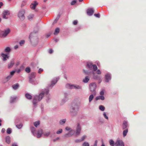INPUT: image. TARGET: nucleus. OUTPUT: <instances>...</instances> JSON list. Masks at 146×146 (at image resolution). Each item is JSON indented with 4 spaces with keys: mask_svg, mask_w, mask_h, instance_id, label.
I'll return each instance as SVG.
<instances>
[{
    "mask_svg": "<svg viewBox=\"0 0 146 146\" xmlns=\"http://www.w3.org/2000/svg\"><path fill=\"white\" fill-rule=\"evenodd\" d=\"M58 80L57 78H56L55 80H54L51 82V86H53L54 84H55L57 82Z\"/></svg>",
    "mask_w": 146,
    "mask_h": 146,
    "instance_id": "bb28decb",
    "label": "nucleus"
},
{
    "mask_svg": "<svg viewBox=\"0 0 146 146\" xmlns=\"http://www.w3.org/2000/svg\"><path fill=\"white\" fill-rule=\"evenodd\" d=\"M87 66L91 70L93 69L94 71H96L97 69V67L95 64H93L92 63L90 62H88L87 63Z\"/></svg>",
    "mask_w": 146,
    "mask_h": 146,
    "instance_id": "39448f33",
    "label": "nucleus"
},
{
    "mask_svg": "<svg viewBox=\"0 0 146 146\" xmlns=\"http://www.w3.org/2000/svg\"><path fill=\"white\" fill-rule=\"evenodd\" d=\"M6 142L8 144L10 143V138L9 136H7L5 138Z\"/></svg>",
    "mask_w": 146,
    "mask_h": 146,
    "instance_id": "b1692460",
    "label": "nucleus"
},
{
    "mask_svg": "<svg viewBox=\"0 0 146 146\" xmlns=\"http://www.w3.org/2000/svg\"><path fill=\"white\" fill-rule=\"evenodd\" d=\"M38 5V3L36 1H35L34 3H31L30 6L31 8L32 9H35L36 5Z\"/></svg>",
    "mask_w": 146,
    "mask_h": 146,
    "instance_id": "2eb2a0df",
    "label": "nucleus"
},
{
    "mask_svg": "<svg viewBox=\"0 0 146 146\" xmlns=\"http://www.w3.org/2000/svg\"><path fill=\"white\" fill-rule=\"evenodd\" d=\"M42 133V130L41 129L38 130L37 132V137L38 138L40 137Z\"/></svg>",
    "mask_w": 146,
    "mask_h": 146,
    "instance_id": "a211bd4d",
    "label": "nucleus"
},
{
    "mask_svg": "<svg viewBox=\"0 0 146 146\" xmlns=\"http://www.w3.org/2000/svg\"><path fill=\"white\" fill-rule=\"evenodd\" d=\"M62 129H60L58 131L56 132V133L57 134H59L62 133Z\"/></svg>",
    "mask_w": 146,
    "mask_h": 146,
    "instance_id": "49530a36",
    "label": "nucleus"
},
{
    "mask_svg": "<svg viewBox=\"0 0 146 146\" xmlns=\"http://www.w3.org/2000/svg\"><path fill=\"white\" fill-rule=\"evenodd\" d=\"M83 146H89V144L86 142H84L82 145Z\"/></svg>",
    "mask_w": 146,
    "mask_h": 146,
    "instance_id": "a18cd8bd",
    "label": "nucleus"
},
{
    "mask_svg": "<svg viewBox=\"0 0 146 146\" xmlns=\"http://www.w3.org/2000/svg\"><path fill=\"white\" fill-rule=\"evenodd\" d=\"M94 98V96L93 95H91L89 98V100L90 102Z\"/></svg>",
    "mask_w": 146,
    "mask_h": 146,
    "instance_id": "7c9ffc66",
    "label": "nucleus"
},
{
    "mask_svg": "<svg viewBox=\"0 0 146 146\" xmlns=\"http://www.w3.org/2000/svg\"><path fill=\"white\" fill-rule=\"evenodd\" d=\"M10 31V30L9 29H8L7 30H5L4 31H3V33H2L1 37H5L6 36L8 35Z\"/></svg>",
    "mask_w": 146,
    "mask_h": 146,
    "instance_id": "9b49d317",
    "label": "nucleus"
},
{
    "mask_svg": "<svg viewBox=\"0 0 146 146\" xmlns=\"http://www.w3.org/2000/svg\"><path fill=\"white\" fill-rule=\"evenodd\" d=\"M5 131V129H2L1 130V132L3 133H4Z\"/></svg>",
    "mask_w": 146,
    "mask_h": 146,
    "instance_id": "338daca9",
    "label": "nucleus"
},
{
    "mask_svg": "<svg viewBox=\"0 0 146 146\" xmlns=\"http://www.w3.org/2000/svg\"><path fill=\"white\" fill-rule=\"evenodd\" d=\"M96 73L97 74H101V72L100 71V70L98 69L97 70Z\"/></svg>",
    "mask_w": 146,
    "mask_h": 146,
    "instance_id": "864d4df0",
    "label": "nucleus"
},
{
    "mask_svg": "<svg viewBox=\"0 0 146 146\" xmlns=\"http://www.w3.org/2000/svg\"><path fill=\"white\" fill-rule=\"evenodd\" d=\"M10 13L8 10H5L2 13V17L4 19H7L8 18V16L10 15Z\"/></svg>",
    "mask_w": 146,
    "mask_h": 146,
    "instance_id": "6e6552de",
    "label": "nucleus"
},
{
    "mask_svg": "<svg viewBox=\"0 0 146 146\" xmlns=\"http://www.w3.org/2000/svg\"><path fill=\"white\" fill-rule=\"evenodd\" d=\"M34 17L33 14H31L28 16V19L29 20H31Z\"/></svg>",
    "mask_w": 146,
    "mask_h": 146,
    "instance_id": "c85d7f7f",
    "label": "nucleus"
},
{
    "mask_svg": "<svg viewBox=\"0 0 146 146\" xmlns=\"http://www.w3.org/2000/svg\"><path fill=\"white\" fill-rule=\"evenodd\" d=\"M44 93H41L38 96H36L34 97L33 101L34 104H36L39 101L42 99L44 96Z\"/></svg>",
    "mask_w": 146,
    "mask_h": 146,
    "instance_id": "f03ea898",
    "label": "nucleus"
},
{
    "mask_svg": "<svg viewBox=\"0 0 146 146\" xmlns=\"http://www.w3.org/2000/svg\"><path fill=\"white\" fill-rule=\"evenodd\" d=\"M97 141L96 140L95 141V143L94 144L93 146H97Z\"/></svg>",
    "mask_w": 146,
    "mask_h": 146,
    "instance_id": "052dcab7",
    "label": "nucleus"
},
{
    "mask_svg": "<svg viewBox=\"0 0 146 146\" xmlns=\"http://www.w3.org/2000/svg\"><path fill=\"white\" fill-rule=\"evenodd\" d=\"M15 71H12V72H10V76H8L7 77V79H9L12 76H13L14 74V73H15Z\"/></svg>",
    "mask_w": 146,
    "mask_h": 146,
    "instance_id": "4be33fe9",
    "label": "nucleus"
},
{
    "mask_svg": "<svg viewBox=\"0 0 146 146\" xmlns=\"http://www.w3.org/2000/svg\"><path fill=\"white\" fill-rule=\"evenodd\" d=\"M20 64V62H17L16 64V66H18Z\"/></svg>",
    "mask_w": 146,
    "mask_h": 146,
    "instance_id": "0e129e2a",
    "label": "nucleus"
},
{
    "mask_svg": "<svg viewBox=\"0 0 146 146\" xmlns=\"http://www.w3.org/2000/svg\"><path fill=\"white\" fill-rule=\"evenodd\" d=\"M14 48L15 49H17L18 48V46L17 45H16L15 46Z\"/></svg>",
    "mask_w": 146,
    "mask_h": 146,
    "instance_id": "e2e57ef3",
    "label": "nucleus"
},
{
    "mask_svg": "<svg viewBox=\"0 0 146 146\" xmlns=\"http://www.w3.org/2000/svg\"><path fill=\"white\" fill-rule=\"evenodd\" d=\"M20 72H21V70H20V68L19 69H18V70H17V73H19Z\"/></svg>",
    "mask_w": 146,
    "mask_h": 146,
    "instance_id": "69168bd1",
    "label": "nucleus"
},
{
    "mask_svg": "<svg viewBox=\"0 0 146 146\" xmlns=\"http://www.w3.org/2000/svg\"><path fill=\"white\" fill-rule=\"evenodd\" d=\"M110 143L111 146H113L114 145V142L112 140H111L110 141Z\"/></svg>",
    "mask_w": 146,
    "mask_h": 146,
    "instance_id": "ea45409f",
    "label": "nucleus"
},
{
    "mask_svg": "<svg viewBox=\"0 0 146 146\" xmlns=\"http://www.w3.org/2000/svg\"><path fill=\"white\" fill-rule=\"evenodd\" d=\"M34 124L35 127H37L38 125L40 124V121H39L35 122L34 123Z\"/></svg>",
    "mask_w": 146,
    "mask_h": 146,
    "instance_id": "f704fd0d",
    "label": "nucleus"
},
{
    "mask_svg": "<svg viewBox=\"0 0 146 146\" xmlns=\"http://www.w3.org/2000/svg\"><path fill=\"white\" fill-rule=\"evenodd\" d=\"M25 71L27 73H29L31 71V69L29 67H27L25 69Z\"/></svg>",
    "mask_w": 146,
    "mask_h": 146,
    "instance_id": "58836bf2",
    "label": "nucleus"
},
{
    "mask_svg": "<svg viewBox=\"0 0 146 146\" xmlns=\"http://www.w3.org/2000/svg\"><path fill=\"white\" fill-rule=\"evenodd\" d=\"M100 94L101 96H103L104 95V91L103 90H102L100 92Z\"/></svg>",
    "mask_w": 146,
    "mask_h": 146,
    "instance_id": "5fc2aeb1",
    "label": "nucleus"
},
{
    "mask_svg": "<svg viewBox=\"0 0 146 146\" xmlns=\"http://www.w3.org/2000/svg\"><path fill=\"white\" fill-rule=\"evenodd\" d=\"M53 52V50L52 49H50L49 50V53L50 54H51Z\"/></svg>",
    "mask_w": 146,
    "mask_h": 146,
    "instance_id": "13d9d810",
    "label": "nucleus"
},
{
    "mask_svg": "<svg viewBox=\"0 0 146 146\" xmlns=\"http://www.w3.org/2000/svg\"><path fill=\"white\" fill-rule=\"evenodd\" d=\"M106 81V82H108L111 79L110 75L109 74H107L105 76Z\"/></svg>",
    "mask_w": 146,
    "mask_h": 146,
    "instance_id": "dca6fc26",
    "label": "nucleus"
},
{
    "mask_svg": "<svg viewBox=\"0 0 146 146\" xmlns=\"http://www.w3.org/2000/svg\"><path fill=\"white\" fill-rule=\"evenodd\" d=\"M89 77L88 76H86L85 78L83 79V81L84 83H87L89 81Z\"/></svg>",
    "mask_w": 146,
    "mask_h": 146,
    "instance_id": "5701e85b",
    "label": "nucleus"
},
{
    "mask_svg": "<svg viewBox=\"0 0 146 146\" xmlns=\"http://www.w3.org/2000/svg\"><path fill=\"white\" fill-rule=\"evenodd\" d=\"M50 33H48V34H47L46 35V38H48L50 36Z\"/></svg>",
    "mask_w": 146,
    "mask_h": 146,
    "instance_id": "680f3d73",
    "label": "nucleus"
},
{
    "mask_svg": "<svg viewBox=\"0 0 146 146\" xmlns=\"http://www.w3.org/2000/svg\"><path fill=\"white\" fill-rule=\"evenodd\" d=\"M65 129L67 131H70L68 133L65 134L64 136L65 137H68L71 136L73 134L74 131L73 130H71V129L69 127H67L65 128Z\"/></svg>",
    "mask_w": 146,
    "mask_h": 146,
    "instance_id": "0eeeda50",
    "label": "nucleus"
},
{
    "mask_svg": "<svg viewBox=\"0 0 146 146\" xmlns=\"http://www.w3.org/2000/svg\"><path fill=\"white\" fill-rule=\"evenodd\" d=\"M66 119H64L60 120V123L61 125H62L66 121Z\"/></svg>",
    "mask_w": 146,
    "mask_h": 146,
    "instance_id": "473e14b6",
    "label": "nucleus"
},
{
    "mask_svg": "<svg viewBox=\"0 0 146 146\" xmlns=\"http://www.w3.org/2000/svg\"><path fill=\"white\" fill-rule=\"evenodd\" d=\"M1 56L3 58V60L5 61L9 57V56L7 54H2Z\"/></svg>",
    "mask_w": 146,
    "mask_h": 146,
    "instance_id": "4468645a",
    "label": "nucleus"
},
{
    "mask_svg": "<svg viewBox=\"0 0 146 146\" xmlns=\"http://www.w3.org/2000/svg\"><path fill=\"white\" fill-rule=\"evenodd\" d=\"M50 134V132H46L45 133H44L43 134V135H44L45 136H48Z\"/></svg>",
    "mask_w": 146,
    "mask_h": 146,
    "instance_id": "79ce46f5",
    "label": "nucleus"
},
{
    "mask_svg": "<svg viewBox=\"0 0 146 146\" xmlns=\"http://www.w3.org/2000/svg\"><path fill=\"white\" fill-rule=\"evenodd\" d=\"M73 24L74 25H76L77 24V20H74L73 22Z\"/></svg>",
    "mask_w": 146,
    "mask_h": 146,
    "instance_id": "4d7b16f0",
    "label": "nucleus"
},
{
    "mask_svg": "<svg viewBox=\"0 0 146 146\" xmlns=\"http://www.w3.org/2000/svg\"><path fill=\"white\" fill-rule=\"evenodd\" d=\"M94 15L97 17L99 18L100 17V14H95Z\"/></svg>",
    "mask_w": 146,
    "mask_h": 146,
    "instance_id": "6e6d98bb",
    "label": "nucleus"
},
{
    "mask_svg": "<svg viewBox=\"0 0 146 146\" xmlns=\"http://www.w3.org/2000/svg\"><path fill=\"white\" fill-rule=\"evenodd\" d=\"M103 115H104V117H105V118L106 119H108V117L107 116L106 113L105 112H104L103 113Z\"/></svg>",
    "mask_w": 146,
    "mask_h": 146,
    "instance_id": "09e8293b",
    "label": "nucleus"
},
{
    "mask_svg": "<svg viewBox=\"0 0 146 146\" xmlns=\"http://www.w3.org/2000/svg\"><path fill=\"white\" fill-rule=\"evenodd\" d=\"M116 146H124L123 142L121 140H117L115 143Z\"/></svg>",
    "mask_w": 146,
    "mask_h": 146,
    "instance_id": "f8f14e48",
    "label": "nucleus"
},
{
    "mask_svg": "<svg viewBox=\"0 0 146 146\" xmlns=\"http://www.w3.org/2000/svg\"><path fill=\"white\" fill-rule=\"evenodd\" d=\"M26 5V2L25 1H23L22 2L21 5V8L23 7Z\"/></svg>",
    "mask_w": 146,
    "mask_h": 146,
    "instance_id": "72a5a7b5",
    "label": "nucleus"
},
{
    "mask_svg": "<svg viewBox=\"0 0 146 146\" xmlns=\"http://www.w3.org/2000/svg\"><path fill=\"white\" fill-rule=\"evenodd\" d=\"M87 14L89 16L92 15L94 13V11L92 8L88 9L87 10Z\"/></svg>",
    "mask_w": 146,
    "mask_h": 146,
    "instance_id": "ddd939ff",
    "label": "nucleus"
},
{
    "mask_svg": "<svg viewBox=\"0 0 146 146\" xmlns=\"http://www.w3.org/2000/svg\"><path fill=\"white\" fill-rule=\"evenodd\" d=\"M31 130L33 133H34L35 132V129L33 127H32L31 128Z\"/></svg>",
    "mask_w": 146,
    "mask_h": 146,
    "instance_id": "c03bdc74",
    "label": "nucleus"
},
{
    "mask_svg": "<svg viewBox=\"0 0 146 146\" xmlns=\"http://www.w3.org/2000/svg\"><path fill=\"white\" fill-rule=\"evenodd\" d=\"M128 132V129H127L125 130H124L123 132V136L125 137V136L126 135L127 133Z\"/></svg>",
    "mask_w": 146,
    "mask_h": 146,
    "instance_id": "c9c22d12",
    "label": "nucleus"
},
{
    "mask_svg": "<svg viewBox=\"0 0 146 146\" xmlns=\"http://www.w3.org/2000/svg\"><path fill=\"white\" fill-rule=\"evenodd\" d=\"M7 132L8 134H10L11 132V129L10 128H8L7 129Z\"/></svg>",
    "mask_w": 146,
    "mask_h": 146,
    "instance_id": "a19ab883",
    "label": "nucleus"
},
{
    "mask_svg": "<svg viewBox=\"0 0 146 146\" xmlns=\"http://www.w3.org/2000/svg\"><path fill=\"white\" fill-rule=\"evenodd\" d=\"M79 108V106L76 104H75L73 107L72 110H71V115L72 116H74L77 114V111Z\"/></svg>",
    "mask_w": 146,
    "mask_h": 146,
    "instance_id": "7ed1b4c3",
    "label": "nucleus"
},
{
    "mask_svg": "<svg viewBox=\"0 0 146 146\" xmlns=\"http://www.w3.org/2000/svg\"><path fill=\"white\" fill-rule=\"evenodd\" d=\"M29 82L31 83H33L34 82V80L33 79V78H29Z\"/></svg>",
    "mask_w": 146,
    "mask_h": 146,
    "instance_id": "603ef678",
    "label": "nucleus"
},
{
    "mask_svg": "<svg viewBox=\"0 0 146 146\" xmlns=\"http://www.w3.org/2000/svg\"><path fill=\"white\" fill-rule=\"evenodd\" d=\"M80 141V140L77 139V140H76L75 141L76 142H78L81 141Z\"/></svg>",
    "mask_w": 146,
    "mask_h": 146,
    "instance_id": "774afa93",
    "label": "nucleus"
},
{
    "mask_svg": "<svg viewBox=\"0 0 146 146\" xmlns=\"http://www.w3.org/2000/svg\"><path fill=\"white\" fill-rule=\"evenodd\" d=\"M81 130V127L80 125V123H78L77 125V127L76 129V132L75 134L76 135H79L80 133Z\"/></svg>",
    "mask_w": 146,
    "mask_h": 146,
    "instance_id": "1a4fd4ad",
    "label": "nucleus"
},
{
    "mask_svg": "<svg viewBox=\"0 0 146 146\" xmlns=\"http://www.w3.org/2000/svg\"><path fill=\"white\" fill-rule=\"evenodd\" d=\"M15 100V98H12V99H11V103L13 102Z\"/></svg>",
    "mask_w": 146,
    "mask_h": 146,
    "instance_id": "bf43d9fd",
    "label": "nucleus"
},
{
    "mask_svg": "<svg viewBox=\"0 0 146 146\" xmlns=\"http://www.w3.org/2000/svg\"><path fill=\"white\" fill-rule=\"evenodd\" d=\"M36 30L35 31V30L33 32L30 34L29 36L31 43L34 46H36L38 43V38L36 36L35 33L38 32V28L36 27Z\"/></svg>",
    "mask_w": 146,
    "mask_h": 146,
    "instance_id": "f257e3e1",
    "label": "nucleus"
},
{
    "mask_svg": "<svg viewBox=\"0 0 146 146\" xmlns=\"http://www.w3.org/2000/svg\"><path fill=\"white\" fill-rule=\"evenodd\" d=\"M19 85L18 84H16L12 86L13 89L15 90L17 89L19 87Z\"/></svg>",
    "mask_w": 146,
    "mask_h": 146,
    "instance_id": "cd10ccee",
    "label": "nucleus"
},
{
    "mask_svg": "<svg viewBox=\"0 0 146 146\" xmlns=\"http://www.w3.org/2000/svg\"><path fill=\"white\" fill-rule=\"evenodd\" d=\"M23 126V125L22 123H20V124L18 125H16V127L17 128L19 129H20Z\"/></svg>",
    "mask_w": 146,
    "mask_h": 146,
    "instance_id": "4c0bfd02",
    "label": "nucleus"
},
{
    "mask_svg": "<svg viewBox=\"0 0 146 146\" xmlns=\"http://www.w3.org/2000/svg\"><path fill=\"white\" fill-rule=\"evenodd\" d=\"M105 99V98L104 96H97L96 98V100H99L101 99L102 100H104Z\"/></svg>",
    "mask_w": 146,
    "mask_h": 146,
    "instance_id": "6ab92c4d",
    "label": "nucleus"
},
{
    "mask_svg": "<svg viewBox=\"0 0 146 146\" xmlns=\"http://www.w3.org/2000/svg\"><path fill=\"white\" fill-rule=\"evenodd\" d=\"M25 13V10L22 9L20 10L18 14L19 17L21 20H23L25 19L24 14Z\"/></svg>",
    "mask_w": 146,
    "mask_h": 146,
    "instance_id": "20e7f679",
    "label": "nucleus"
},
{
    "mask_svg": "<svg viewBox=\"0 0 146 146\" xmlns=\"http://www.w3.org/2000/svg\"><path fill=\"white\" fill-rule=\"evenodd\" d=\"M96 88V85L95 83H91L90 84V89L92 91H94Z\"/></svg>",
    "mask_w": 146,
    "mask_h": 146,
    "instance_id": "9d476101",
    "label": "nucleus"
},
{
    "mask_svg": "<svg viewBox=\"0 0 146 146\" xmlns=\"http://www.w3.org/2000/svg\"><path fill=\"white\" fill-rule=\"evenodd\" d=\"M25 43V41L24 40H21L19 42V44L20 45L22 46L23 44H24Z\"/></svg>",
    "mask_w": 146,
    "mask_h": 146,
    "instance_id": "8fccbe9b",
    "label": "nucleus"
},
{
    "mask_svg": "<svg viewBox=\"0 0 146 146\" xmlns=\"http://www.w3.org/2000/svg\"><path fill=\"white\" fill-rule=\"evenodd\" d=\"M93 74L94 75L93 78L94 79L100 80L101 78L98 75H95V73L94 72H93Z\"/></svg>",
    "mask_w": 146,
    "mask_h": 146,
    "instance_id": "aec40b11",
    "label": "nucleus"
},
{
    "mask_svg": "<svg viewBox=\"0 0 146 146\" xmlns=\"http://www.w3.org/2000/svg\"><path fill=\"white\" fill-rule=\"evenodd\" d=\"M11 49L10 47H7L5 50V51L6 52H9L11 51Z\"/></svg>",
    "mask_w": 146,
    "mask_h": 146,
    "instance_id": "2f4dec72",
    "label": "nucleus"
},
{
    "mask_svg": "<svg viewBox=\"0 0 146 146\" xmlns=\"http://www.w3.org/2000/svg\"><path fill=\"white\" fill-rule=\"evenodd\" d=\"M43 71V69H41V68H40L39 69L38 73L39 74H40L42 71Z\"/></svg>",
    "mask_w": 146,
    "mask_h": 146,
    "instance_id": "3c124183",
    "label": "nucleus"
},
{
    "mask_svg": "<svg viewBox=\"0 0 146 146\" xmlns=\"http://www.w3.org/2000/svg\"><path fill=\"white\" fill-rule=\"evenodd\" d=\"M86 135H84L81 138V139H80V141H83L84 139L86 138Z\"/></svg>",
    "mask_w": 146,
    "mask_h": 146,
    "instance_id": "de8ad7c7",
    "label": "nucleus"
},
{
    "mask_svg": "<svg viewBox=\"0 0 146 146\" xmlns=\"http://www.w3.org/2000/svg\"><path fill=\"white\" fill-rule=\"evenodd\" d=\"M60 29L59 28H56L54 31V34L55 35H56L59 33V32Z\"/></svg>",
    "mask_w": 146,
    "mask_h": 146,
    "instance_id": "c756f323",
    "label": "nucleus"
},
{
    "mask_svg": "<svg viewBox=\"0 0 146 146\" xmlns=\"http://www.w3.org/2000/svg\"><path fill=\"white\" fill-rule=\"evenodd\" d=\"M26 97L28 99H32V96L28 93H27L25 94Z\"/></svg>",
    "mask_w": 146,
    "mask_h": 146,
    "instance_id": "393cba45",
    "label": "nucleus"
},
{
    "mask_svg": "<svg viewBox=\"0 0 146 146\" xmlns=\"http://www.w3.org/2000/svg\"><path fill=\"white\" fill-rule=\"evenodd\" d=\"M35 73H32L29 76V78H34L35 77Z\"/></svg>",
    "mask_w": 146,
    "mask_h": 146,
    "instance_id": "a878e982",
    "label": "nucleus"
},
{
    "mask_svg": "<svg viewBox=\"0 0 146 146\" xmlns=\"http://www.w3.org/2000/svg\"><path fill=\"white\" fill-rule=\"evenodd\" d=\"M66 87L69 89L75 88L76 89H80L81 88V87L77 85H70L67 84L66 85Z\"/></svg>",
    "mask_w": 146,
    "mask_h": 146,
    "instance_id": "423d86ee",
    "label": "nucleus"
},
{
    "mask_svg": "<svg viewBox=\"0 0 146 146\" xmlns=\"http://www.w3.org/2000/svg\"><path fill=\"white\" fill-rule=\"evenodd\" d=\"M127 122L125 121H123V123L122 125V127L123 129H125L127 127Z\"/></svg>",
    "mask_w": 146,
    "mask_h": 146,
    "instance_id": "f3484780",
    "label": "nucleus"
},
{
    "mask_svg": "<svg viewBox=\"0 0 146 146\" xmlns=\"http://www.w3.org/2000/svg\"><path fill=\"white\" fill-rule=\"evenodd\" d=\"M76 3V0H73L70 3V4L71 5H74Z\"/></svg>",
    "mask_w": 146,
    "mask_h": 146,
    "instance_id": "37998d69",
    "label": "nucleus"
},
{
    "mask_svg": "<svg viewBox=\"0 0 146 146\" xmlns=\"http://www.w3.org/2000/svg\"><path fill=\"white\" fill-rule=\"evenodd\" d=\"M14 64V60H11L8 65V68H11L13 67Z\"/></svg>",
    "mask_w": 146,
    "mask_h": 146,
    "instance_id": "412c9836",
    "label": "nucleus"
},
{
    "mask_svg": "<svg viewBox=\"0 0 146 146\" xmlns=\"http://www.w3.org/2000/svg\"><path fill=\"white\" fill-rule=\"evenodd\" d=\"M99 109L102 111H104L105 110V108L104 106L101 105L99 106Z\"/></svg>",
    "mask_w": 146,
    "mask_h": 146,
    "instance_id": "e433bc0d",
    "label": "nucleus"
}]
</instances>
